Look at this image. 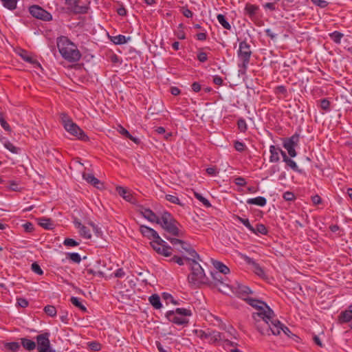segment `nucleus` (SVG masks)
Segmentation results:
<instances>
[{"label": "nucleus", "instance_id": "nucleus-1", "mask_svg": "<svg viewBox=\"0 0 352 352\" xmlns=\"http://www.w3.org/2000/svg\"><path fill=\"white\" fill-rule=\"evenodd\" d=\"M249 302L255 309V311L252 313V318L261 334L278 336L283 331L288 337L295 336L288 327L276 318L274 311L265 302L252 299L249 300Z\"/></svg>", "mask_w": 352, "mask_h": 352}, {"label": "nucleus", "instance_id": "nucleus-2", "mask_svg": "<svg viewBox=\"0 0 352 352\" xmlns=\"http://www.w3.org/2000/svg\"><path fill=\"white\" fill-rule=\"evenodd\" d=\"M57 47L61 56L69 62H77L80 59V52L76 45L67 37H59L57 40Z\"/></svg>", "mask_w": 352, "mask_h": 352}, {"label": "nucleus", "instance_id": "nucleus-3", "mask_svg": "<svg viewBox=\"0 0 352 352\" xmlns=\"http://www.w3.org/2000/svg\"><path fill=\"white\" fill-rule=\"evenodd\" d=\"M188 263L191 268V273L188 276V283L196 286L206 283L208 279L199 263L195 259Z\"/></svg>", "mask_w": 352, "mask_h": 352}, {"label": "nucleus", "instance_id": "nucleus-4", "mask_svg": "<svg viewBox=\"0 0 352 352\" xmlns=\"http://www.w3.org/2000/svg\"><path fill=\"white\" fill-rule=\"evenodd\" d=\"M192 315V311L190 309L177 308L175 311H169L166 313V318L170 322L179 325H186L189 320L188 316Z\"/></svg>", "mask_w": 352, "mask_h": 352}, {"label": "nucleus", "instance_id": "nucleus-5", "mask_svg": "<svg viewBox=\"0 0 352 352\" xmlns=\"http://www.w3.org/2000/svg\"><path fill=\"white\" fill-rule=\"evenodd\" d=\"M172 245L174 246L179 245V248H177V250L181 252H186L189 257L186 258V260L189 262L192 260L199 258V256L197 254V253L195 252V250L191 247V245L184 241H182L178 239L175 238H166Z\"/></svg>", "mask_w": 352, "mask_h": 352}, {"label": "nucleus", "instance_id": "nucleus-6", "mask_svg": "<svg viewBox=\"0 0 352 352\" xmlns=\"http://www.w3.org/2000/svg\"><path fill=\"white\" fill-rule=\"evenodd\" d=\"M161 226L170 234L179 236L182 235L181 232L175 225V221L172 219V217L168 212H164L160 218Z\"/></svg>", "mask_w": 352, "mask_h": 352}, {"label": "nucleus", "instance_id": "nucleus-7", "mask_svg": "<svg viewBox=\"0 0 352 352\" xmlns=\"http://www.w3.org/2000/svg\"><path fill=\"white\" fill-rule=\"evenodd\" d=\"M68 10L74 14H86L89 10L88 0H65Z\"/></svg>", "mask_w": 352, "mask_h": 352}, {"label": "nucleus", "instance_id": "nucleus-8", "mask_svg": "<svg viewBox=\"0 0 352 352\" xmlns=\"http://www.w3.org/2000/svg\"><path fill=\"white\" fill-rule=\"evenodd\" d=\"M252 54L250 46L245 41H242L239 43V49L238 50V56L242 62L239 67L243 69H246L248 65L250 62V58Z\"/></svg>", "mask_w": 352, "mask_h": 352}, {"label": "nucleus", "instance_id": "nucleus-9", "mask_svg": "<svg viewBox=\"0 0 352 352\" xmlns=\"http://www.w3.org/2000/svg\"><path fill=\"white\" fill-rule=\"evenodd\" d=\"M151 245L153 250L160 254L164 256H169L171 255V248L166 244V242L160 237L158 240H153L151 241Z\"/></svg>", "mask_w": 352, "mask_h": 352}, {"label": "nucleus", "instance_id": "nucleus-10", "mask_svg": "<svg viewBox=\"0 0 352 352\" xmlns=\"http://www.w3.org/2000/svg\"><path fill=\"white\" fill-rule=\"evenodd\" d=\"M49 338L50 333L47 332L36 337L38 352H52Z\"/></svg>", "mask_w": 352, "mask_h": 352}, {"label": "nucleus", "instance_id": "nucleus-11", "mask_svg": "<svg viewBox=\"0 0 352 352\" xmlns=\"http://www.w3.org/2000/svg\"><path fill=\"white\" fill-rule=\"evenodd\" d=\"M30 13L35 18L45 21L52 20V14L38 6H32L29 8Z\"/></svg>", "mask_w": 352, "mask_h": 352}, {"label": "nucleus", "instance_id": "nucleus-12", "mask_svg": "<svg viewBox=\"0 0 352 352\" xmlns=\"http://www.w3.org/2000/svg\"><path fill=\"white\" fill-rule=\"evenodd\" d=\"M211 275L214 286L218 288L220 292L226 294L230 287L228 284L225 282L226 280L219 272H212Z\"/></svg>", "mask_w": 352, "mask_h": 352}, {"label": "nucleus", "instance_id": "nucleus-13", "mask_svg": "<svg viewBox=\"0 0 352 352\" xmlns=\"http://www.w3.org/2000/svg\"><path fill=\"white\" fill-rule=\"evenodd\" d=\"M299 141V135H294L290 138L286 139L283 142V147L287 151L288 154L292 157L296 156L297 153L295 151V146L298 145Z\"/></svg>", "mask_w": 352, "mask_h": 352}, {"label": "nucleus", "instance_id": "nucleus-14", "mask_svg": "<svg viewBox=\"0 0 352 352\" xmlns=\"http://www.w3.org/2000/svg\"><path fill=\"white\" fill-rule=\"evenodd\" d=\"M65 129L71 135L76 137L79 140H88V137L86 135L84 131L74 122L69 123L68 124H65Z\"/></svg>", "mask_w": 352, "mask_h": 352}, {"label": "nucleus", "instance_id": "nucleus-15", "mask_svg": "<svg viewBox=\"0 0 352 352\" xmlns=\"http://www.w3.org/2000/svg\"><path fill=\"white\" fill-rule=\"evenodd\" d=\"M138 212L150 222L157 223H160V218H159L151 210L141 206L138 209Z\"/></svg>", "mask_w": 352, "mask_h": 352}, {"label": "nucleus", "instance_id": "nucleus-16", "mask_svg": "<svg viewBox=\"0 0 352 352\" xmlns=\"http://www.w3.org/2000/svg\"><path fill=\"white\" fill-rule=\"evenodd\" d=\"M74 223L75 227L78 230V233L80 236L86 239H90L91 238V231L87 227L82 225L80 221L76 219L74 221Z\"/></svg>", "mask_w": 352, "mask_h": 352}, {"label": "nucleus", "instance_id": "nucleus-17", "mask_svg": "<svg viewBox=\"0 0 352 352\" xmlns=\"http://www.w3.org/2000/svg\"><path fill=\"white\" fill-rule=\"evenodd\" d=\"M82 177L89 184H91L98 189H102L104 188L103 184L91 173H83Z\"/></svg>", "mask_w": 352, "mask_h": 352}, {"label": "nucleus", "instance_id": "nucleus-18", "mask_svg": "<svg viewBox=\"0 0 352 352\" xmlns=\"http://www.w3.org/2000/svg\"><path fill=\"white\" fill-rule=\"evenodd\" d=\"M140 230L143 236L148 237V239H152L153 240H155L156 239H157L158 240L160 239L159 234L153 228H151L146 226H141L140 228Z\"/></svg>", "mask_w": 352, "mask_h": 352}, {"label": "nucleus", "instance_id": "nucleus-19", "mask_svg": "<svg viewBox=\"0 0 352 352\" xmlns=\"http://www.w3.org/2000/svg\"><path fill=\"white\" fill-rule=\"evenodd\" d=\"M236 294L238 295V296L239 298H241L243 299H244L245 301H247V302L250 305V303L249 302V300L252 299V300H254V298H247L246 296L251 293V290L250 289L247 287V286H245V285H239L237 289H236Z\"/></svg>", "mask_w": 352, "mask_h": 352}, {"label": "nucleus", "instance_id": "nucleus-20", "mask_svg": "<svg viewBox=\"0 0 352 352\" xmlns=\"http://www.w3.org/2000/svg\"><path fill=\"white\" fill-rule=\"evenodd\" d=\"M212 263L214 268L218 270L217 272H219L220 274H223L224 275H226L230 273V269L228 267H227L226 265H224L223 263L219 261L216 260H212Z\"/></svg>", "mask_w": 352, "mask_h": 352}, {"label": "nucleus", "instance_id": "nucleus-21", "mask_svg": "<svg viewBox=\"0 0 352 352\" xmlns=\"http://www.w3.org/2000/svg\"><path fill=\"white\" fill-rule=\"evenodd\" d=\"M281 151V149L278 147H276L274 145H272L270 147V162H277L279 161V153Z\"/></svg>", "mask_w": 352, "mask_h": 352}, {"label": "nucleus", "instance_id": "nucleus-22", "mask_svg": "<svg viewBox=\"0 0 352 352\" xmlns=\"http://www.w3.org/2000/svg\"><path fill=\"white\" fill-rule=\"evenodd\" d=\"M245 261L248 262V263L252 265L254 267V272L259 276H263L265 275V272L262 267L256 263L252 258H250L249 257L245 258Z\"/></svg>", "mask_w": 352, "mask_h": 352}, {"label": "nucleus", "instance_id": "nucleus-23", "mask_svg": "<svg viewBox=\"0 0 352 352\" xmlns=\"http://www.w3.org/2000/svg\"><path fill=\"white\" fill-rule=\"evenodd\" d=\"M340 323H345L352 320V313L349 308L344 311L341 312L338 317Z\"/></svg>", "mask_w": 352, "mask_h": 352}, {"label": "nucleus", "instance_id": "nucleus-24", "mask_svg": "<svg viewBox=\"0 0 352 352\" xmlns=\"http://www.w3.org/2000/svg\"><path fill=\"white\" fill-rule=\"evenodd\" d=\"M267 203V200L263 197H257L255 198H250L247 200L248 204L256 205L259 206H264Z\"/></svg>", "mask_w": 352, "mask_h": 352}, {"label": "nucleus", "instance_id": "nucleus-25", "mask_svg": "<svg viewBox=\"0 0 352 352\" xmlns=\"http://www.w3.org/2000/svg\"><path fill=\"white\" fill-rule=\"evenodd\" d=\"M38 225L42 228L47 230H52L54 228V223L50 219L41 218L38 219Z\"/></svg>", "mask_w": 352, "mask_h": 352}, {"label": "nucleus", "instance_id": "nucleus-26", "mask_svg": "<svg viewBox=\"0 0 352 352\" xmlns=\"http://www.w3.org/2000/svg\"><path fill=\"white\" fill-rule=\"evenodd\" d=\"M21 340L23 347L26 350L32 351L36 348L35 342L25 338H21Z\"/></svg>", "mask_w": 352, "mask_h": 352}, {"label": "nucleus", "instance_id": "nucleus-27", "mask_svg": "<svg viewBox=\"0 0 352 352\" xmlns=\"http://www.w3.org/2000/svg\"><path fill=\"white\" fill-rule=\"evenodd\" d=\"M258 10V7L256 5H253L251 3H247L245 7V12L248 14L250 17L254 16L257 11Z\"/></svg>", "mask_w": 352, "mask_h": 352}, {"label": "nucleus", "instance_id": "nucleus-28", "mask_svg": "<svg viewBox=\"0 0 352 352\" xmlns=\"http://www.w3.org/2000/svg\"><path fill=\"white\" fill-rule=\"evenodd\" d=\"M116 191L120 196H122L127 201H131L133 197L130 193L128 192L126 188L121 186H117Z\"/></svg>", "mask_w": 352, "mask_h": 352}, {"label": "nucleus", "instance_id": "nucleus-29", "mask_svg": "<svg viewBox=\"0 0 352 352\" xmlns=\"http://www.w3.org/2000/svg\"><path fill=\"white\" fill-rule=\"evenodd\" d=\"M19 54L25 61L32 64H36L38 66L40 67V64L36 60H34L30 55H29L26 51L21 50Z\"/></svg>", "mask_w": 352, "mask_h": 352}, {"label": "nucleus", "instance_id": "nucleus-30", "mask_svg": "<svg viewBox=\"0 0 352 352\" xmlns=\"http://www.w3.org/2000/svg\"><path fill=\"white\" fill-rule=\"evenodd\" d=\"M4 347L6 350L9 351L10 352H16L19 350L21 346L19 342H12L6 343Z\"/></svg>", "mask_w": 352, "mask_h": 352}, {"label": "nucleus", "instance_id": "nucleus-31", "mask_svg": "<svg viewBox=\"0 0 352 352\" xmlns=\"http://www.w3.org/2000/svg\"><path fill=\"white\" fill-rule=\"evenodd\" d=\"M221 339V333L218 331H210V337L208 338L209 343L214 344Z\"/></svg>", "mask_w": 352, "mask_h": 352}, {"label": "nucleus", "instance_id": "nucleus-32", "mask_svg": "<svg viewBox=\"0 0 352 352\" xmlns=\"http://www.w3.org/2000/svg\"><path fill=\"white\" fill-rule=\"evenodd\" d=\"M219 23L226 30H230L231 25L227 21L226 16L223 14H219L217 16Z\"/></svg>", "mask_w": 352, "mask_h": 352}, {"label": "nucleus", "instance_id": "nucleus-33", "mask_svg": "<svg viewBox=\"0 0 352 352\" xmlns=\"http://www.w3.org/2000/svg\"><path fill=\"white\" fill-rule=\"evenodd\" d=\"M149 302L155 309H160L162 307L160 298L157 294L152 295L149 298Z\"/></svg>", "mask_w": 352, "mask_h": 352}, {"label": "nucleus", "instance_id": "nucleus-34", "mask_svg": "<svg viewBox=\"0 0 352 352\" xmlns=\"http://www.w3.org/2000/svg\"><path fill=\"white\" fill-rule=\"evenodd\" d=\"M210 331H205L201 329H195L193 331V333L195 334V336L198 338H199L201 340H206L209 338L210 337Z\"/></svg>", "mask_w": 352, "mask_h": 352}, {"label": "nucleus", "instance_id": "nucleus-35", "mask_svg": "<svg viewBox=\"0 0 352 352\" xmlns=\"http://www.w3.org/2000/svg\"><path fill=\"white\" fill-rule=\"evenodd\" d=\"M129 40H130V37L126 38L124 35H118L112 38V41L116 45L124 44Z\"/></svg>", "mask_w": 352, "mask_h": 352}, {"label": "nucleus", "instance_id": "nucleus-36", "mask_svg": "<svg viewBox=\"0 0 352 352\" xmlns=\"http://www.w3.org/2000/svg\"><path fill=\"white\" fill-rule=\"evenodd\" d=\"M3 6L9 10H14L16 8V0H1Z\"/></svg>", "mask_w": 352, "mask_h": 352}, {"label": "nucleus", "instance_id": "nucleus-37", "mask_svg": "<svg viewBox=\"0 0 352 352\" xmlns=\"http://www.w3.org/2000/svg\"><path fill=\"white\" fill-rule=\"evenodd\" d=\"M343 36L344 35L342 33L338 31H335L329 34L330 38L333 41V42H335L337 44L340 43L341 39L343 37Z\"/></svg>", "mask_w": 352, "mask_h": 352}, {"label": "nucleus", "instance_id": "nucleus-38", "mask_svg": "<svg viewBox=\"0 0 352 352\" xmlns=\"http://www.w3.org/2000/svg\"><path fill=\"white\" fill-rule=\"evenodd\" d=\"M239 222L243 223L249 230L251 232H254V228L252 226L249 220L248 219H243L239 216H236L235 217Z\"/></svg>", "mask_w": 352, "mask_h": 352}, {"label": "nucleus", "instance_id": "nucleus-39", "mask_svg": "<svg viewBox=\"0 0 352 352\" xmlns=\"http://www.w3.org/2000/svg\"><path fill=\"white\" fill-rule=\"evenodd\" d=\"M0 124L5 131L8 132L11 131V128L8 123L6 122L3 113L1 112H0Z\"/></svg>", "mask_w": 352, "mask_h": 352}, {"label": "nucleus", "instance_id": "nucleus-40", "mask_svg": "<svg viewBox=\"0 0 352 352\" xmlns=\"http://www.w3.org/2000/svg\"><path fill=\"white\" fill-rule=\"evenodd\" d=\"M254 234H266L267 232L266 227L263 224L258 223L256 225V228H254V232H252Z\"/></svg>", "mask_w": 352, "mask_h": 352}, {"label": "nucleus", "instance_id": "nucleus-41", "mask_svg": "<svg viewBox=\"0 0 352 352\" xmlns=\"http://www.w3.org/2000/svg\"><path fill=\"white\" fill-rule=\"evenodd\" d=\"M45 312L50 316H54L56 314V309L55 307L52 305H47L44 308Z\"/></svg>", "mask_w": 352, "mask_h": 352}, {"label": "nucleus", "instance_id": "nucleus-42", "mask_svg": "<svg viewBox=\"0 0 352 352\" xmlns=\"http://www.w3.org/2000/svg\"><path fill=\"white\" fill-rule=\"evenodd\" d=\"M67 258L76 263H79L81 261L80 254L75 252L68 253Z\"/></svg>", "mask_w": 352, "mask_h": 352}, {"label": "nucleus", "instance_id": "nucleus-43", "mask_svg": "<svg viewBox=\"0 0 352 352\" xmlns=\"http://www.w3.org/2000/svg\"><path fill=\"white\" fill-rule=\"evenodd\" d=\"M195 197L199 200L206 207H210L211 206V204L209 202V201L206 199L205 197H204L201 195H200L199 193L198 192H195Z\"/></svg>", "mask_w": 352, "mask_h": 352}, {"label": "nucleus", "instance_id": "nucleus-44", "mask_svg": "<svg viewBox=\"0 0 352 352\" xmlns=\"http://www.w3.org/2000/svg\"><path fill=\"white\" fill-rule=\"evenodd\" d=\"M4 146L12 153H17L19 148L14 146L10 142L6 141L4 143Z\"/></svg>", "mask_w": 352, "mask_h": 352}, {"label": "nucleus", "instance_id": "nucleus-45", "mask_svg": "<svg viewBox=\"0 0 352 352\" xmlns=\"http://www.w3.org/2000/svg\"><path fill=\"white\" fill-rule=\"evenodd\" d=\"M163 298L166 301V303L171 302L173 305H178V302L175 300L173 296L168 293L163 294Z\"/></svg>", "mask_w": 352, "mask_h": 352}, {"label": "nucleus", "instance_id": "nucleus-46", "mask_svg": "<svg viewBox=\"0 0 352 352\" xmlns=\"http://www.w3.org/2000/svg\"><path fill=\"white\" fill-rule=\"evenodd\" d=\"M60 120L63 124L64 128L65 127V124H68L69 123H71L73 122L70 119V118L65 113H60Z\"/></svg>", "mask_w": 352, "mask_h": 352}, {"label": "nucleus", "instance_id": "nucleus-47", "mask_svg": "<svg viewBox=\"0 0 352 352\" xmlns=\"http://www.w3.org/2000/svg\"><path fill=\"white\" fill-rule=\"evenodd\" d=\"M166 200H168V201L173 203V204H178V205H182V204L180 203V201H179V199L175 196V195H166Z\"/></svg>", "mask_w": 352, "mask_h": 352}, {"label": "nucleus", "instance_id": "nucleus-48", "mask_svg": "<svg viewBox=\"0 0 352 352\" xmlns=\"http://www.w3.org/2000/svg\"><path fill=\"white\" fill-rule=\"evenodd\" d=\"M31 269L36 274L42 275L43 274V271L41 268L40 265L36 263H34L32 264Z\"/></svg>", "mask_w": 352, "mask_h": 352}, {"label": "nucleus", "instance_id": "nucleus-49", "mask_svg": "<svg viewBox=\"0 0 352 352\" xmlns=\"http://www.w3.org/2000/svg\"><path fill=\"white\" fill-rule=\"evenodd\" d=\"M238 128L241 132H245L247 130V124L245 120L240 119L237 122Z\"/></svg>", "mask_w": 352, "mask_h": 352}, {"label": "nucleus", "instance_id": "nucleus-50", "mask_svg": "<svg viewBox=\"0 0 352 352\" xmlns=\"http://www.w3.org/2000/svg\"><path fill=\"white\" fill-rule=\"evenodd\" d=\"M284 162L287 164L288 166H289L294 170H298V166L296 163L292 159L288 157Z\"/></svg>", "mask_w": 352, "mask_h": 352}, {"label": "nucleus", "instance_id": "nucleus-51", "mask_svg": "<svg viewBox=\"0 0 352 352\" xmlns=\"http://www.w3.org/2000/svg\"><path fill=\"white\" fill-rule=\"evenodd\" d=\"M63 244L66 246L75 247L79 245V243L72 239H65Z\"/></svg>", "mask_w": 352, "mask_h": 352}, {"label": "nucleus", "instance_id": "nucleus-52", "mask_svg": "<svg viewBox=\"0 0 352 352\" xmlns=\"http://www.w3.org/2000/svg\"><path fill=\"white\" fill-rule=\"evenodd\" d=\"M311 1L320 8H325L328 5V2L325 0H311Z\"/></svg>", "mask_w": 352, "mask_h": 352}, {"label": "nucleus", "instance_id": "nucleus-53", "mask_svg": "<svg viewBox=\"0 0 352 352\" xmlns=\"http://www.w3.org/2000/svg\"><path fill=\"white\" fill-rule=\"evenodd\" d=\"M234 148L237 151L242 152L245 148V145L241 142L236 141L234 142Z\"/></svg>", "mask_w": 352, "mask_h": 352}, {"label": "nucleus", "instance_id": "nucleus-54", "mask_svg": "<svg viewBox=\"0 0 352 352\" xmlns=\"http://www.w3.org/2000/svg\"><path fill=\"white\" fill-rule=\"evenodd\" d=\"M89 225L92 227L93 230L97 236H102V231L95 223H94L93 222H90Z\"/></svg>", "mask_w": 352, "mask_h": 352}, {"label": "nucleus", "instance_id": "nucleus-55", "mask_svg": "<svg viewBox=\"0 0 352 352\" xmlns=\"http://www.w3.org/2000/svg\"><path fill=\"white\" fill-rule=\"evenodd\" d=\"M283 198L286 201H292L295 199V196L293 192L287 191L283 194Z\"/></svg>", "mask_w": 352, "mask_h": 352}, {"label": "nucleus", "instance_id": "nucleus-56", "mask_svg": "<svg viewBox=\"0 0 352 352\" xmlns=\"http://www.w3.org/2000/svg\"><path fill=\"white\" fill-rule=\"evenodd\" d=\"M329 102L327 99H322L320 101V107L324 110H328L329 108Z\"/></svg>", "mask_w": 352, "mask_h": 352}, {"label": "nucleus", "instance_id": "nucleus-57", "mask_svg": "<svg viewBox=\"0 0 352 352\" xmlns=\"http://www.w3.org/2000/svg\"><path fill=\"white\" fill-rule=\"evenodd\" d=\"M197 58L200 62L204 63L207 60L208 56L206 53L201 52L197 54Z\"/></svg>", "mask_w": 352, "mask_h": 352}, {"label": "nucleus", "instance_id": "nucleus-58", "mask_svg": "<svg viewBox=\"0 0 352 352\" xmlns=\"http://www.w3.org/2000/svg\"><path fill=\"white\" fill-rule=\"evenodd\" d=\"M17 304L21 307H26L28 305V302L25 298H18L17 299Z\"/></svg>", "mask_w": 352, "mask_h": 352}, {"label": "nucleus", "instance_id": "nucleus-59", "mask_svg": "<svg viewBox=\"0 0 352 352\" xmlns=\"http://www.w3.org/2000/svg\"><path fill=\"white\" fill-rule=\"evenodd\" d=\"M118 131L120 134H122V135H123L126 136V138H127L128 136H130V133H129V132L126 129H124L123 126H120H120H118Z\"/></svg>", "mask_w": 352, "mask_h": 352}, {"label": "nucleus", "instance_id": "nucleus-60", "mask_svg": "<svg viewBox=\"0 0 352 352\" xmlns=\"http://www.w3.org/2000/svg\"><path fill=\"white\" fill-rule=\"evenodd\" d=\"M171 261L173 262H175L176 263H177L178 265H183L184 264V258H182V257H179V256H174L172 258H171Z\"/></svg>", "mask_w": 352, "mask_h": 352}, {"label": "nucleus", "instance_id": "nucleus-61", "mask_svg": "<svg viewBox=\"0 0 352 352\" xmlns=\"http://www.w3.org/2000/svg\"><path fill=\"white\" fill-rule=\"evenodd\" d=\"M206 173L211 176H214L217 174L218 171L214 166L206 168Z\"/></svg>", "mask_w": 352, "mask_h": 352}, {"label": "nucleus", "instance_id": "nucleus-62", "mask_svg": "<svg viewBox=\"0 0 352 352\" xmlns=\"http://www.w3.org/2000/svg\"><path fill=\"white\" fill-rule=\"evenodd\" d=\"M23 227L24 228L25 230L28 232H31L34 230L33 224L29 222L23 224Z\"/></svg>", "mask_w": 352, "mask_h": 352}, {"label": "nucleus", "instance_id": "nucleus-63", "mask_svg": "<svg viewBox=\"0 0 352 352\" xmlns=\"http://www.w3.org/2000/svg\"><path fill=\"white\" fill-rule=\"evenodd\" d=\"M71 302L76 307H79L82 303L80 301L79 298L77 297H72L70 299Z\"/></svg>", "mask_w": 352, "mask_h": 352}, {"label": "nucleus", "instance_id": "nucleus-64", "mask_svg": "<svg viewBox=\"0 0 352 352\" xmlns=\"http://www.w3.org/2000/svg\"><path fill=\"white\" fill-rule=\"evenodd\" d=\"M235 184L237 186H243L245 185L246 182H245L244 178L239 177H237V178L235 179Z\"/></svg>", "mask_w": 352, "mask_h": 352}]
</instances>
